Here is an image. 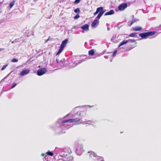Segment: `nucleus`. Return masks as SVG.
I'll return each instance as SVG.
<instances>
[{"mask_svg":"<svg viewBox=\"0 0 161 161\" xmlns=\"http://www.w3.org/2000/svg\"><path fill=\"white\" fill-rule=\"evenodd\" d=\"M71 32H73V29H72V28L71 29Z\"/></svg>","mask_w":161,"mask_h":161,"instance_id":"obj_48","label":"nucleus"},{"mask_svg":"<svg viewBox=\"0 0 161 161\" xmlns=\"http://www.w3.org/2000/svg\"><path fill=\"white\" fill-rule=\"evenodd\" d=\"M30 70L28 69H25L22 70L19 73V75L21 76H24L28 74L29 73Z\"/></svg>","mask_w":161,"mask_h":161,"instance_id":"obj_9","label":"nucleus"},{"mask_svg":"<svg viewBox=\"0 0 161 161\" xmlns=\"http://www.w3.org/2000/svg\"><path fill=\"white\" fill-rule=\"evenodd\" d=\"M116 38V36H113L111 39V41L114 42L115 38Z\"/></svg>","mask_w":161,"mask_h":161,"instance_id":"obj_34","label":"nucleus"},{"mask_svg":"<svg viewBox=\"0 0 161 161\" xmlns=\"http://www.w3.org/2000/svg\"><path fill=\"white\" fill-rule=\"evenodd\" d=\"M74 11L75 13H77V14H79L80 11V9L79 8H77L76 9H75Z\"/></svg>","mask_w":161,"mask_h":161,"instance_id":"obj_25","label":"nucleus"},{"mask_svg":"<svg viewBox=\"0 0 161 161\" xmlns=\"http://www.w3.org/2000/svg\"><path fill=\"white\" fill-rule=\"evenodd\" d=\"M78 107H77L76 108H74L72 110V111H73V112H75V111L76 108Z\"/></svg>","mask_w":161,"mask_h":161,"instance_id":"obj_40","label":"nucleus"},{"mask_svg":"<svg viewBox=\"0 0 161 161\" xmlns=\"http://www.w3.org/2000/svg\"><path fill=\"white\" fill-rule=\"evenodd\" d=\"M95 53V52L94 51V50L93 49H92L88 52V54L90 56H92Z\"/></svg>","mask_w":161,"mask_h":161,"instance_id":"obj_21","label":"nucleus"},{"mask_svg":"<svg viewBox=\"0 0 161 161\" xmlns=\"http://www.w3.org/2000/svg\"><path fill=\"white\" fill-rule=\"evenodd\" d=\"M65 60L64 58H63L61 60H60L59 64L58 65V67L59 69H61L63 67H64L65 64Z\"/></svg>","mask_w":161,"mask_h":161,"instance_id":"obj_8","label":"nucleus"},{"mask_svg":"<svg viewBox=\"0 0 161 161\" xmlns=\"http://www.w3.org/2000/svg\"><path fill=\"white\" fill-rule=\"evenodd\" d=\"M68 41V40L67 39H65L62 42L60 46L64 48V47L66 46V44Z\"/></svg>","mask_w":161,"mask_h":161,"instance_id":"obj_13","label":"nucleus"},{"mask_svg":"<svg viewBox=\"0 0 161 161\" xmlns=\"http://www.w3.org/2000/svg\"><path fill=\"white\" fill-rule=\"evenodd\" d=\"M77 26H73V27L72 28V29H76Z\"/></svg>","mask_w":161,"mask_h":161,"instance_id":"obj_41","label":"nucleus"},{"mask_svg":"<svg viewBox=\"0 0 161 161\" xmlns=\"http://www.w3.org/2000/svg\"><path fill=\"white\" fill-rule=\"evenodd\" d=\"M76 153L77 155L80 156L84 151L83 148V146L80 143H75Z\"/></svg>","mask_w":161,"mask_h":161,"instance_id":"obj_2","label":"nucleus"},{"mask_svg":"<svg viewBox=\"0 0 161 161\" xmlns=\"http://www.w3.org/2000/svg\"><path fill=\"white\" fill-rule=\"evenodd\" d=\"M89 28V25L87 24H85L81 27V28L82 30L85 31H87L88 30Z\"/></svg>","mask_w":161,"mask_h":161,"instance_id":"obj_12","label":"nucleus"},{"mask_svg":"<svg viewBox=\"0 0 161 161\" xmlns=\"http://www.w3.org/2000/svg\"><path fill=\"white\" fill-rule=\"evenodd\" d=\"M100 12L99 9V8H97V10L94 13V14L95 15L96 14H97L98 13H99Z\"/></svg>","mask_w":161,"mask_h":161,"instance_id":"obj_29","label":"nucleus"},{"mask_svg":"<svg viewBox=\"0 0 161 161\" xmlns=\"http://www.w3.org/2000/svg\"><path fill=\"white\" fill-rule=\"evenodd\" d=\"M7 66H8L7 64H6L5 65H3V67H2V68H1V70H4L6 68Z\"/></svg>","mask_w":161,"mask_h":161,"instance_id":"obj_35","label":"nucleus"},{"mask_svg":"<svg viewBox=\"0 0 161 161\" xmlns=\"http://www.w3.org/2000/svg\"><path fill=\"white\" fill-rule=\"evenodd\" d=\"M4 50V48H0V51H2V50Z\"/></svg>","mask_w":161,"mask_h":161,"instance_id":"obj_46","label":"nucleus"},{"mask_svg":"<svg viewBox=\"0 0 161 161\" xmlns=\"http://www.w3.org/2000/svg\"><path fill=\"white\" fill-rule=\"evenodd\" d=\"M155 31H150L147 32H143L139 34V36H140L142 39H146L149 36H152L155 34Z\"/></svg>","mask_w":161,"mask_h":161,"instance_id":"obj_3","label":"nucleus"},{"mask_svg":"<svg viewBox=\"0 0 161 161\" xmlns=\"http://www.w3.org/2000/svg\"><path fill=\"white\" fill-rule=\"evenodd\" d=\"M17 85V84L16 83H13V85L12 86V87H11V89H13V88H14Z\"/></svg>","mask_w":161,"mask_h":161,"instance_id":"obj_36","label":"nucleus"},{"mask_svg":"<svg viewBox=\"0 0 161 161\" xmlns=\"http://www.w3.org/2000/svg\"><path fill=\"white\" fill-rule=\"evenodd\" d=\"M66 153H65V152L64 153H63V155H62V156L63 155V154H65V155L66 154ZM60 156L62 157V156Z\"/></svg>","mask_w":161,"mask_h":161,"instance_id":"obj_45","label":"nucleus"},{"mask_svg":"<svg viewBox=\"0 0 161 161\" xmlns=\"http://www.w3.org/2000/svg\"><path fill=\"white\" fill-rule=\"evenodd\" d=\"M91 153L90 154V156L91 158L92 157H95L96 158L94 160H97V161H104L103 160V157L98 156L96 154H95L93 152H91Z\"/></svg>","mask_w":161,"mask_h":161,"instance_id":"obj_5","label":"nucleus"},{"mask_svg":"<svg viewBox=\"0 0 161 161\" xmlns=\"http://www.w3.org/2000/svg\"><path fill=\"white\" fill-rule=\"evenodd\" d=\"M46 154H47V155H48L51 156H53V152L49 151L47 152L46 154H42V155L43 157L45 155V157H44L45 159H46Z\"/></svg>","mask_w":161,"mask_h":161,"instance_id":"obj_14","label":"nucleus"},{"mask_svg":"<svg viewBox=\"0 0 161 161\" xmlns=\"http://www.w3.org/2000/svg\"><path fill=\"white\" fill-rule=\"evenodd\" d=\"M46 72L47 70L45 68H41L37 70L36 74L38 76H41L44 74Z\"/></svg>","mask_w":161,"mask_h":161,"instance_id":"obj_6","label":"nucleus"},{"mask_svg":"<svg viewBox=\"0 0 161 161\" xmlns=\"http://www.w3.org/2000/svg\"><path fill=\"white\" fill-rule=\"evenodd\" d=\"M133 17L131 20L128 22V25L130 26L134 23L138 21L137 19L134 18V16L132 15Z\"/></svg>","mask_w":161,"mask_h":161,"instance_id":"obj_10","label":"nucleus"},{"mask_svg":"<svg viewBox=\"0 0 161 161\" xmlns=\"http://www.w3.org/2000/svg\"><path fill=\"white\" fill-rule=\"evenodd\" d=\"M99 8V11L100 12L102 13V14H103L106 12V10L104 9L103 8V7H100Z\"/></svg>","mask_w":161,"mask_h":161,"instance_id":"obj_18","label":"nucleus"},{"mask_svg":"<svg viewBox=\"0 0 161 161\" xmlns=\"http://www.w3.org/2000/svg\"><path fill=\"white\" fill-rule=\"evenodd\" d=\"M122 26V25H120V26H119V25H117L116 26L118 28V30H119L120 28Z\"/></svg>","mask_w":161,"mask_h":161,"instance_id":"obj_39","label":"nucleus"},{"mask_svg":"<svg viewBox=\"0 0 161 161\" xmlns=\"http://www.w3.org/2000/svg\"><path fill=\"white\" fill-rule=\"evenodd\" d=\"M64 49V48L60 46L59 49L56 54V55H57L59 54L60 53H62Z\"/></svg>","mask_w":161,"mask_h":161,"instance_id":"obj_20","label":"nucleus"},{"mask_svg":"<svg viewBox=\"0 0 161 161\" xmlns=\"http://www.w3.org/2000/svg\"><path fill=\"white\" fill-rule=\"evenodd\" d=\"M127 43L130 42V43H133L135 42V40L134 39H129L128 40H127Z\"/></svg>","mask_w":161,"mask_h":161,"instance_id":"obj_28","label":"nucleus"},{"mask_svg":"<svg viewBox=\"0 0 161 161\" xmlns=\"http://www.w3.org/2000/svg\"><path fill=\"white\" fill-rule=\"evenodd\" d=\"M127 43V40H123L121 42L119 45H118V48L120 47L121 46L124 45Z\"/></svg>","mask_w":161,"mask_h":161,"instance_id":"obj_17","label":"nucleus"},{"mask_svg":"<svg viewBox=\"0 0 161 161\" xmlns=\"http://www.w3.org/2000/svg\"><path fill=\"white\" fill-rule=\"evenodd\" d=\"M99 21L97 19H95L92 23V27L93 28H95L97 27V25L98 24Z\"/></svg>","mask_w":161,"mask_h":161,"instance_id":"obj_11","label":"nucleus"},{"mask_svg":"<svg viewBox=\"0 0 161 161\" xmlns=\"http://www.w3.org/2000/svg\"><path fill=\"white\" fill-rule=\"evenodd\" d=\"M16 42H17V41H13L12 42V43H16Z\"/></svg>","mask_w":161,"mask_h":161,"instance_id":"obj_43","label":"nucleus"},{"mask_svg":"<svg viewBox=\"0 0 161 161\" xmlns=\"http://www.w3.org/2000/svg\"><path fill=\"white\" fill-rule=\"evenodd\" d=\"M117 52V50H115L114 52H113V53L112 56L113 57H115L116 56V54Z\"/></svg>","mask_w":161,"mask_h":161,"instance_id":"obj_30","label":"nucleus"},{"mask_svg":"<svg viewBox=\"0 0 161 161\" xmlns=\"http://www.w3.org/2000/svg\"><path fill=\"white\" fill-rule=\"evenodd\" d=\"M110 62H112V60H111L110 61Z\"/></svg>","mask_w":161,"mask_h":161,"instance_id":"obj_49","label":"nucleus"},{"mask_svg":"<svg viewBox=\"0 0 161 161\" xmlns=\"http://www.w3.org/2000/svg\"><path fill=\"white\" fill-rule=\"evenodd\" d=\"M127 7V4L126 3H122L119 5L118 7L119 10L123 11Z\"/></svg>","mask_w":161,"mask_h":161,"instance_id":"obj_7","label":"nucleus"},{"mask_svg":"<svg viewBox=\"0 0 161 161\" xmlns=\"http://www.w3.org/2000/svg\"><path fill=\"white\" fill-rule=\"evenodd\" d=\"M114 11L113 9L110 10L109 11L106 13L104 14V15L107 16L108 15H111L114 14Z\"/></svg>","mask_w":161,"mask_h":161,"instance_id":"obj_15","label":"nucleus"},{"mask_svg":"<svg viewBox=\"0 0 161 161\" xmlns=\"http://www.w3.org/2000/svg\"><path fill=\"white\" fill-rule=\"evenodd\" d=\"M94 122L92 120H88L87 121V123H86L85 124H88L89 125H93Z\"/></svg>","mask_w":161,"mask_h":161,"instance_id":"obj_27","label":"nucleus"},{"mask_svg":"<svg viewBox=\"0 0 161 161\" xmlns=\"http://www.w3.org/2000/svg\"><path fill=\"white\" fill-rule=\"evenodd\" d=\"M80 0H75L74 3V4H78V3H80Z\"/></svg>","mask_w":161,"mask_h":161,"instance_id":"obj_33","label":"nucleus"},{"mask_svg":"<svg viewBox=\"0 0 161 161\" xmlns=\"http://www.w3.org/2000/svg\"><path fill=\"white\" fill-rule=\"evenodd\" d=\"M80 17V15L79 14H77L74 17V19H77Z\"/></svg>","mask_w":161,"mask_h":161,"instance_id":"obj_32","label":"nucleus"},{"mask_svg":"<svg viewBox=\"0 0 161 161\" xmlns=\"http://www.w3.org/2000/svg\"><path fill=\"white\" fill-rule=\"evenodd\" d=\"M15 2V0H13L12 2L10 3L9 4V6L10 8H12L14 5Z\"/></svg>","mask_w":161,"mask_h":161,"instance_id":"obj_26","label":"nucleus"},{"mask_svg":"<svg viewBox=\"0 0 161 161\" xmlns=\"http://www.w3.org/2000/svg\"><path fill=\"white\" fill-rule=\"evenodd\" d=\"M81 119V118H79L70 119L66 120L60 119L56 123L53 129L58 133H65L66 130L72 126L71 124H68L67 123H71L78 122Z\"/></svg>","mask_w":161,"mask_h":161,"instance_id":"obj_1","label":"nucleus"},{"mask_svg":"<svg viewBox=\"0 0 161 161\" xmlns=\"http://www.w3.org/2000/svg\"><path fill=\"white\" fill-rule=\"evenodd\" d=\"M11 61L12 62H17L18 61V60L16 58H14L12 59Z\"/></svg>","mask_w":161,"mask_h":161,"instance_id":"obj_31","label":"nucleus"},{"mask_svg":"<svg viewBox=\"0 0 161 161\" xmlns=\"http://www.w3.org/2000/svg\"><path fill=\"white\" fill-rule=\"evenodd\" d=\"M86 106L89 107L90 108H91L93 106H90L89 105H86Z\"/></svg>","mask_w":161,"mask_h":161,"instance_id":"obj_44","label":"nucleus"},{"mask_svg":"<svg viewBox=\"0 0 161 161\" xmlns=\"http://www.w3.org/2000/svg\"><path fill=\"white\" fill-rule=\"evenodd\" d=\"M62 158L58 159V161H73V158L72 156H69L67 154H63L62 156Z\"/></svg>","mask_w":161,"mask_h":161,"instance_id":"obj_4","label":"nucleus"},{"mask_svg":"<svg viewBox=\"0 0 161 161\" xmlns=\"http://www.w3.org/2000/svg\"><path fill=\"white\" fill-rule=\"evenodd\" d=\"M83 61V60H80L79 61H76L75 62V63H73V64H72L71 65L72 66V67H75L76 66L77 64H80V63H82V62Z\"/></svg>","mask_w":161,"mask_h":161,"instance_id":"obj_16","label":"nucleus"},{"mask_svg":"<svg viewBox=\"0 0 161 161\" xmlns=\"http://www.w3.org/2000/svg\"><path fill=\"white\" fill-rule=\"evenodd\" d=\"M137 35V33L136 32H133L132 33H131L130 34L129 36L130 37H135Z\"/></svg>","mask_w":161,"mask_h":161,"instance_id":"obj_24","label":"nucleus"},{"mask_svg":"<svg viewBox=\"0 0 161 161\" xmlns=\"http://www.w3.org/2000/svg\"><path fill=\"white\" fill-rule=\"evenodd\" d=\"M103 15V14H102V13L99 12L97 16L95 19L98 20L100 19Z\"/></svg>","mask_w":161,"mask_h":161,"instance_id":"obj_22","label":"nucleus"},{"mask_svg":"<svg viewBox=\"0 0 161 161\" xmlns=\"http://www.w3.org/2000/svg\"><path fill=\"white\" fill-rule=\"evenodd\" d=\"M77 115H78L79 116H80V114H81L80 113H79L78 112H77L76 114Z\"/></svg>","mask_w":161,"mask_h":161,"instance_id":"obj_42","label":"nucleus"},{"mask_svg":"<svg viewBox=\"0 0 161 161\" xmlns=\"http://www.w3.org/2000/svg\"><path fill=\"white\" fill-rule=\"evenodd\" d=\"M160 25V26H161V25Z\"/></svg>","mask_w":161,"mask_h":161,"instance_id":"obj_50","label":"nucleus"},{"mask_svg":"<svg viewBox=\"0 0 161 161\" xmlns=\"http://www.w3.org/2000/svg\"><path fill=\"white\" fill-rule=\"evenodd\" d=\"M110 29V28L109 27L107 28V30L108 31H109Z\"/></svg>","mask_w":161,"mask_h":161,"instance_id":"obj_47","label":"nucleus"},{"mask_svg":"<svg viewBox=\"0 0 161 161\" xmlns=\"http://www.w3.org/2000/svg\"><path fill=\"white\" fill-rule=\"evenodd\" d=\"M103 15V14H102V13L99 12L97 16L95 19L98 20L100 19Z\"/></svg>","mask_w":161,"mask_h":161,"instance_id":"obj_23","label":"nucleus"},{"mask_svg":"<svg viewBox=\"0 0 161 161\" xmlns=\"http://www.w3.org/2000/svg\"><path fill=\"white\" fill-rule=\"evenodd\" d=\"M56 61L57 63H58V64L59 65V61L60 60L58 58H57L56 59Z\"/></svg>","mask_w":161,"mask_h":161,"instance_id":"obj_37","label":"nucleus"},{"mask_svg":"<svg viewBox=\"0 0 161 161\" xmlns=\"http://www.w3.org/2000/svg\"><path fill=\"white\" fill-rule=\"evenodd\" d=\"M142 28L141 27H135L133 28V30L134 31H140L142 30Z\"/></svg>","mask_w":161,"mask_h":161,"instance_id":"obj_19","label":"nucleus"},{"mask_svg":"<svg viewBox=\"0 0 161 161\" xmlns=\"http://www.w3.org/2000/svg\"><path fill=\"white\" fill-rule=\"evenodd\" d=\"M10 73H11V72H10V73H9V74H8L7 75V76L6 77H4V78H3V79L1 80V81H3V80H4L5 79H6V78H7V77H8V76L9 75V74H10Z\"/></svg>","mask_w":161,"mask_h":161,"instance_id":"obj_38","label":"nucleus"}]
</instances>
